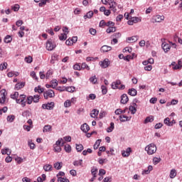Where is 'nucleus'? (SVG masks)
I'll return each mask as SVG.
<instances>
[{
    "label": "nucleus",
    "instance_id": "nucleus-48",
    "mask_svg": "<svg viewBox=\"0 0 182 182\" xmlns=\"http://www.w3.org/2000/svg\"><path fill=\"white\" fill-rule=\"evenodd\" d=\"M19 97V92H15L14 94L11 95V98L14 99L16 102V99Z\"/></svg>",
    "mask_w": 182,
    "mask_h": 182
},
{
    "label": "nucleus",
    "instance_id": "nucleus-29",
    "mask_svg": "<svg viewBox=\"0 0 182 182\" xmlns=\"http://www.w3.org/2000/svg\"><path fill=\"white\" fill-rule=\"evenodd\" d=\"M113 130H114V123L111 122L110 126L107 129V133H112V132H113Z\"/></svg>",
    "mask_w": 182,
    "mask_h": 182
},
{
    "label": "nucleus",
    "instance_id": "nucleus-5",
    "mask_svg": "<svg viewBox=\"0 0 182 182\" xmlns=\"http://www.w3.org/2000/svg\"><path fill=\"white\" fill-rule=\"evenodd\" d=\"M7 95H8V92H6V90H0V103L1 105H4V103H5V102H6Z\"/></svg>",
    "mask_w": 182,
    "mask_h": 182
},
{
    "label": "nucleus",
    "instance_id": "nucleus-55",
    "mask_svg": "<svg viewBox=\"0 0 182 182\" xmlns=\"http://www.w3.org/2000/svg\"><path fill=\"white\" fill-rule=\"evenodd\" d=\"M81 69H86L87 70H90V67L86 64V63H82L81 65Z\"/></svg>",
    "mask_w": 182,
    "mask_h": 182
},
{
    "label": "nucleus",
    "instance_id": "nucleus-34",
    "mask_svg": "<svg viewBox=\"0 0 182 182\" xmlns=\"http://www.w3.org/2000/svg\"><path fill=\"white\" fill-rule=\"evenodd\" d=\"M161 161V158L160 157H154L153 158V164H154V166H156V164L158 163H160Z\"/></svg>",
    "mask_w": 182,
    "mask_h": 182
},
{
    "label": "nucleus",
    "instance_id": "nucleus-54",
    "mask_svg": "<svg viewBox=\"0 0 182 182\" xmlns=\"http://www.w3.org/2000/svg\"><path fill=\"white\" fill-rule=\"evenodd\" d=\"M112 32H116V28L115 27H109L107 29V33H112Z\"/></svg>",
    "mask_w": 182,
    "mask_h": 182
},
{
    "label": "nucleus",
    "instance_id": "nucleus-14",
    "mask_svg": "<svg viewBox=\"0 0 182 182\" xmlns=\"http://www.w3.org/2000/svg\"><path fill=\"white\" fill-rule=\"evenodd\" d=\"M153 171V166L149 165L147 169H144L142 171L141 174L142 176H146V174H150V172Z\"/></svg>",
    "mask_w": 182,
    "mask_h": 182
},
{
    "label": "nucleus",
    "instance_id": "nucleus-6",
    "mask_svg": "<svg viewBox=\"0 0 182 182\" xmlns=\"http://www.w3.org/2000/svg\"><path fill=\"white\" fill-rule=\"evenodd\" d=\"M108 4L111 11L113 12H116L117 11V9H116V6H117V3H116L114 0H108Z\"/></svg>",
    "mask_w": 182,
    "mask_h": 182
},
{
    "label": "nucleus",
    "instance_id": "nucleus-21",
    "mask_svg": "<svg viewBox=\"0 0 182 182\" xmlns=\"http://www.w3.org/2000/svg\"><path fill=\"white\" fill-rule=\"evenodd\" d=\"M11 153L12 152L9 148L1 149V154L3 155L7 154V156H11Z\"/></svg>",
    "mask_w": 182,
    "mask_h": 182
},
{
    "label": "nucleus",
    "instance_id": "nucleus-17",
    "mask_svg": "<svg viewBox=\"0 0 182 182\" xmlns=\"http://www.w3.org/2000/svg\"><path fill=\"white\" fill-rule=\"evenodd\" d=\"M127 102H129V97H127V95L123 94L121 96V103L122 105H126V103H127Z\"/></svg>",
    "mask_w": 182,
    "mask_h": 182
},
{
    "label": "nucleus",
    "instance_id": "nucleus-49",
    "mask_svg": "<svg viewBox=\"0 0 182 182\" xmlns=\"http://www.w3.org/2000/svg\"><path fill=\"white\" fill-rule=\"evenodd\" d=\"M54 168H56V170H60V168H62V163L56 162L54 164Z\"/></svg>",
    "mask_w": 182,
    "mask_h": 182
},
{
    "label": "nucleus",
    "instance_id": "nucleus-2",
    "mask_svg": "<svg viewBox=\"0 0 182 182\" xmlns=\"http://www.w3.org/2000/svg\"><path fill=\"white\" fill-rule=\"evenodd\" d=\"M111 87L112 89H119V90H123L125 89L126 86L124 85H122V82L118 80L112 83Z\"/></svg>",
    "mask_w": 182,
    "mask_h": 182
},
{
    "label": "nucleus",
    "instance_id": "nucleus-26",
    "mask_svg": "<svg viewBox=\"0 0 182 182\" xmlns=\"http://www.w3.org/2000/svg\"><path fill=\"white\" fill-rule=\"evenodd\" d=\"M43 133H48V132H52V126L50 125H46L43 129Z\"/></svg>",
    "mask_w": 182,
    "mask_h": 182
},
{
    "label": "nucleus",
    "instance_id": "nucleus-11",
    "mask_svg": "<svg viewBox=\"0 0 182 182\" xmlns=\"http://www.w3.org/2000/svg\"><path fill=\"white\" fill-rule=\"evenodd\" d=\"M138 40L139 37L137 36L127 38V42H128V43H134V42H137Z\"/></svg>",
    "mask_w": 182,
    "mask_h": 182
},
{
    "label": "nucleus",
    "instance_id": "nucleus-53",
    "mask_svg": "<svg viewBox=\"0 0 182 182\" xmlns=\"http://www.w3.org/2000/svg\"><path fill=\"white\" fill-rule=\"evenodd\" d=\"M24 60L26 63H32L33 58L31 56H28L24 58Z\"/></svg>",
    "mask_w": 182,
    "mask_h": 182
},
{
    "label": "nucleus",
    "instance_id": "nucleus-16",
    "mask_svg": "<svg viewBox=\"0 0 182 182\" xmlns=\"http://www.w3.org/2000/svg\"><path fill=\"white\" fill-rule=\"evenodd\" d=\"M80 129L84 133H87V132L90 130V127H89V125H87L86 123L81 125Z\"/></svg>",
    "mask_w": 182,
    "mask_h": 182
},
{
    "label": "nucleus",
    "instance_id": "nucleus-19",
    "mask_svg": "<svg viewBox=\"0 0 182 182\" xmlns=\"http://www.w3.org/2000/svg\"><path fill=\"white\" fill-rule=\"evenodd\" d=\"M131 117H129L125 115H120L119 116V120L120 122H129L130 120Z\"/></svg>",
    "mask_w": 182,
    "mask_h": 182
},
{
    "label": "nucleus",
    "instance_id": "nucleus-32",
    "mask_svg": "<svg viewBox=\"0 0 182 182\" xmlns=\"http://www.w3.org/2000/svg\"><path fill=\"white\" fill-rule=\"evenodd\" d=\"M44 90L45 89L41 87V86H38L34 89V92H36V93H43Z\"/></svg>",
    "mask_w": 182,
    "mask_h": 182
},
{
    "label": "nucleus",
    "instance_id": "nucleus-57",
    "mask_svg": "<svg viewBox=\"0 0 182 182\" xmlns=\"http://www.w3.org/2000/svg\"><path fill=\"white\" fill-rule=\"evenodd\" d=\"M73 68L74 70H80L82 69L80 64H77V63L74 65Z\"/></svg>",
    "mask_w": 182,
    "mask_h": 182
},
{
    "label": "nucleus",
    "instance_id": "nucleus-8",
    "mask_svg": "<svg viewBox=\"0 0 182 182\" xmlns=\"http://www.w3.org/2000/svg\"><path fill=\"white\" fill-rule=\"evenodd\" d=\"M110 65V60L109 59L105 58L103 61L100 62V65L103 69H106V68H109V65Z\"/></svg>",
    "mask_w": 182,
    "mask_h": 182
},
{
    "label": "nucleus",
    "instance_id": "nucleus-3",
    "mask_svg": "<svg viewBox=\"0 0 182 182\" xmlns=\"http://www.w3.org/2000/svg\"><path fill=\"white\" fill-rule=\"evenodd\" d=\"M46 48L47 50L52 51L55 48H56V43H55L52 39H49L46 43Z\"/></svg>",
    "mask_w": 182,
    "mask_h": 182
},
{
    "label": "nucleus",
    "instance_id": "nucleus-50",
    "mask_svg": "<svg viewBox=\"0 0 182 182\" xmlns=\"http://www.w3.org/2000/svg\"><path fill=\"white\" fill-rule=\"evenodd\" d=\"M76 87H65V91L70 93L73 92L75 90Z\"/></svg>",
    "mask_w": 182,
    "mask_h": 182
},
{
    "label": "nucleus",
    "instance_id": "nucleus-1",
    "mask_svg": "<svg viewBox=\"0 0 182 182\" xmlns=\"http://www.w3.org/2000/svg\"><path fill=\"white\" fill-rule=\"evenodd\" d=\"M145 151L149 156H153L157 151V146L154 143L149 144L145 147Z\"/></svg>",
    "mask_w": 182,
    "mask_h": 182
},
{
    "label": "nucleus",
    "instance_id": "nucleus-33",
    "mask_svg": "<svg viewBox=\"0 0 182 182\" xmlns=\"http://www.w3.org/2000/svg\"><path fill=\"white\" fill-rule=\"evenodd\" d=\"M65 144V142L63 141V139L60 138L58 141H56L54 146H63Z\"/></svg>",
    "mask_w": 182,
    "mask_h": 182
},
{
    "label": "nucleus",
    "instance_id": "nucleus-42",
    "mask_svg": "<svg viewBox=\"0 0 182 182\" xmlns=\"http://www.w3.org/2000/svg\"><path fill=\"white\" fill-rule=\"evenodd\" d=\"M50 83L53 89H55L58 86V80H51Z\"/></svg>",
    "mask_w": 182,
    "mask_h": 182
},
{
    "label": "nucleus",
    "instance_id": "nucleus-22",
    "mask_svg": "<svg viewBox=\"0 0 182 182\" xmlns=\"http://www.w3.org/2000/svg\"><path fill=\"white\" fill-rule=\"evenodd\" d=\"M25 86V82H18L16 84L15 89L16 90H20V89H22Z\"/></svg>",
    "mask_w": 182,
    "mask_h": 182
},
{
    "label": "nucleus",
    "instance_id": "nucleus-59",
    "mask_svg": "<svg viewBox=\"0 0 182 182\" xmlns=\"http://www.w3.org/2000/svg\"><path fill=\"white\" fill-rule=\"evenodd\" d=\"M53 74V73L52 72V70H48L46 74V79H49V77H50Z\"/></svg>",
    "mask_w": 182,
    "mask_h": 182
},
{
    "label": "nucleus",
    "instance_id": "nucleus-4",
    "mask_svg": "<svg viewBox=\"0 0 182 182\" xmlns=\"http://www.w3.org/2000/svg\"><path fill=\"white\" fill-rule=\"evenodd\" d=\"M16 103H18L19 105H21L23 107H25L26 106V95H20L19 98L16 99Z\"/></svg>",
    "mask_w": 182,
    "mask_h": 182
},
{
    "label": "nucleus",
    "instance_id": "nucleus-64",
    "mask_svg": "<svg viewBox=\"0 0 182 182\" xmlns=\"http://www.w3.org/2000/svg\"><path fill=\"white\" fill-rule=\"evenodd\" d=\"M106 161H107V159H99L98 160L99 164H101V165L105 164Z\"/></svg>",
    "mask_w": 182,
    "mask_h": 182
},
{
    "label": "nucleus",
    "instance_id": "nucleus-58",
    "mask_svg": "<svg viewBox=\"0 0 182 182\" xmlns=\"http://www.w3.org/2000/svg\"><path fill=\"white\" fill-rule=\"evenodd\" d=\"M76 150L77 151H82V150H83V145L76 144Z\"/></svg>",
    "mask_w": 182,
    "mask_h": 182
},
{
    "label": "nucleus",
    "instance_id": "nucleus-47",
    "mask_svg": "<svg viewBox=\"0 0 182 182\" xmlns=\"http://www.w3.org/2000/svg\"><path fill=\"white\" fill-rule=\"evenodd\" d=\"M64 149L65 150L66 153H70V151H72V146H70L69 144H65Z\"/></svg>",
    "mask_w": 182,
    "mask_h": 182
},
{
    "label": "nucleus",
    "instance_id": "nucleus-46",
    "mask_svg": "<svg viewBox=\"0 0 182 182\" xmlns=\"http://www.w3.org/2000/svg\"><path fill=\"white\" fill-rule=\"evenodd\" d=\"M8 68V63L4 62L0 65V70H5Z\"/></svg>",
    "mask_w": 182,
    "mask_h": 182
},
{
    "label": "nucleus",
    "instance_id": "nucleus-27",
    "mask_svg": "<svg viewBox=\"0 0 182 182\" xmlns=\"http://www.w3.org/2000/svg\"><path fill=\"white\" fill-rule=\"evenodd\" d=\"M53 150L55 153H60L62 151V146L53 145Z\"/></svg>",
    "mask_w": 182,
    "mask_h": 182
},
{
    "label": "nucleus",
    "instance_id": "nucleus-30",
    "mask_svg": "<svg viewBox=\"0 0 182 182\" xmlns=\"http://www.w3.org/2000/svg\"><path fill=\"white\" fill-rule=\"evenodd\" d=\"M6 120L9 122V123H13V122L15 120V115L11 114L7 116Z\"/></svg>",
    "mask_w": 182,
    "mask_h": 182
},
{
    "label": "nucleus",
    "instance_id": "nucleus-51",
    "mask_svg": "<svg viewBox=\"0 0 182 182\" xmlns=\"http://www.w3.org/2000/svg\"><path fill=\"white\" fill-rule=\"evenodd\" d=\"M59 39L60 41H66V39H68V35L65 33H61L59 36Z\"/></svg>",
    "mask_w": 182,
    "mask_h": 182
},
{
    "label": "nucleus",
    "instance_id": "nucleus-41",
    "mask_svg": "<svg viewBox=\"0 0 182 182\" xmlns=\"http://www.w3.org/2000/svg\"><path fill=\"white\" fill-rule=\"evenodd\" d=\"M131 20L134 23H138V22H140L141 21V18L140 17H132L131 18Z\"/></svg>",
    "mask_w": 182,
    "mask_h": 182
},
{
    "label": "nucleus",
    "instance_id": "nucleus-10",
    "mask_svg": "<svg viewBox=\"0 0 182 182\" xmlns=\"http://www.w3.org/2000/svg\"><path fill=\"white\" fill-rule=\"evenodd\" d=\"M161 47L165 53H167V52H168L171 48V46L166 42L162 43Z\"/></svg>",
    "mask_w": 182,
    "mask_h": 182
},
{
    "label": "nucleus",
    "instance_id": "nucleus-56",
    "mask_svg": "<svg viewBox=\"0 0 182 182\" xmlns=\"http://www.w3.org/2000/svg\"><path fill=\"white\" fill-rule=\"evenodd\" d=\"M49 0H40V3L38 4V6H45L46 5V3Z\"/></svg>",
    "mask_w": 182,
    "mask_h": 182
},
{
    "label": "nucleus",
    "instance_id": "nucleus-7",
    "mask_svg": "<svg viewBox=\"0 0 182 182\" xmlns=\"http://www.w3.org/2000/svg\"><path fill=\"white\" fill-rule=\"evenodd\" d=\"M164 19H165L164 16L156 15L152 17V22L153 23H155V22L160 23V22H162V21H164Z\"/></svg>",
    "mask_w": 182,
    "mask_h": 182
},
{
    "label": "nucleus",
    "instance_id": "nucleus-28",
    "mask_svg": "<svg viewBox=\"0 0 182 182\" xmlns=\"http://www.w3.org/2000/svg\"><path fill=\"white\" fill-rule=\"evenodd\" d=\"M176 176H177V171H176V169L171 170V172L169 174L170 178H175Z\"/></svg>",
    "mask_w": 182,
    "mask_h": 182
},
{
    "label": "nucleus",
    "instance_id": "nucleus-38",
    "mask_svg": "<svg viewBox=\"0 0 182 182\" xmlns=\"http://www.w3.org/2000/svg\"><path fill=\"white\" fill-rule=\"evenodd\" d=\"M92 16H93V11H90L86 15L84 16V19H90Z\"/></svg>",
    "mask_w": 182,
    "mask_h": 182
},
{
    "label": "nucleus",
    "instance_id": "nucleus-40",
    "mask_svg": "<svg viewBox=\"0 0 182 182\" xmlns=\"http://www.w3.org/2000/svg\"><path fill=\"white\" fill-rule=\"evenodd\" d=\"M43 170L45 171H52V165L50 164H46L43 166Z\"/></svg>",
    "mask_w": 182,
    "mask_h": 182
},
{
    "label": "nucleus",
    "instance_id": "nucleus-62",
    "mask_svg": "<svg viewBox=\"0 0 182 182\" xmlns=\"http://www.w3.org/2000/svg\"><path fill=\"white\" fill-rule=\"evenodd\" d=\"M30 76H31L33 79H35V80H38V77L36 76L35 71L31 72Z\"/></svg>",
    "mask_w": 182,
    "mask_h": 182
},
{
    "label": "nucleus",
    "instance_id": "nucleus-52",
    "mask_svg": "<svg viewBox=\"0 0 182 182\" xmlns=\"http://www.w3.org/2000/svg\"><path fill=\"white\" fill-rule=\"evenodd\" d=\"M72 106V102H70L69 100H67L64 102V107H70Z\"/></svg>",
    "mask_w": 182,
    "mask_h": 182
},
{
    "label": "nucleus",
    "instance_id": "nucleus-9",
    "mask_svg": "<svg viewBox=\"0 0 182 182\" xmlns=\"http://www.w3.org/2000/svg\"><path fill=\"white\" fill-rule=\"evenodd\" d=\"M48 97H55V92L52 90H48L44 92V98L48 99Z\"/></svg>",
    "mask_w": 182,
    "mask_h": 182
},
{
    "label": "nucleus",
    "instance_id": "nucleus-43",
    "mask_svg": "<svg viewBox=\"0 0 182 182\" xmlns=\"http://www.w3.org/2000/svg\"><path fill=\"white\" fill-rule=\"evenodd\" d=\"M82 163H83V160L82 159H80L78 161H75L73 162V166H75L76 167H77L79 166H82Z\"/></svg>",
    "mask_w": 182,
    "mask_h": 182
},
{
    "label": "nucleus",
    "instance_id": "nucleus-24",
    "mask_svg": "<svg viewBox=\"0 0 182 182\" xmlns=\"http://www.w3.org/2000/svg\"><path fill=\"white\" fill-rule=\"evenodd\" d=\"M154 122V118L153 117V116H150V117H147L145 119L144 123L145 124H147V123H151V122Z\"/></svg>",
    "mask_w": 182,
    "mask_h": 182
},
{
    "label": "nucleus",
    "instance_id": "nucleus-39",
    "mask_svg": "<svg viewBox=\"0 0 182 182\" xmlns=\"http://www.w3.org/2000/svg\"><path fill=\"white\" fill-rule=\"evenodd\" d=\"M100 143H102V140L98 139L95 141L94 144V149L97 150L99 149V146H100Z\"/></svg>",
    "mask_w": 182,
    "mask_h": 182
},
{
    "label": "nucleus",
    "instance_id": "nucleus-63",
    "mask_svg": "<svg viewBox=\"0 0 182 182\" xmlns=\"http://www.w3.org/2000/svg\"><path fill=\"white\" fill-rule=\"evenodd\" d=\"M12 9L14 11V12H18V11H19V4H15L12 7Z\"/></svg>",
    "mask_w": 182,
    "mask_h": 182
},
{
    "label": "nucleus",
    "instance_id": "nucleus-18",
    "mask_svg": "<svg viewBox=\"0 0 182 182\" xmlns=\"http://www.w3.org/2000/svg\"><path fill=\"white\" fill-rule=\"evenodd\" d=\"M90 114L93 119H97V116L99 115V111L97 110V109H94L91 111Z\"/></svg>",
    "mask_w": 182,
    "mask_h": 182
},
{
    "label": "nucleus",
    "instance_id": "nucleus-61",
    "mask_svg": "<svg viewBox=\"0 0 182 182\" xmlns=\"http://www.w3.org/2000/svg\"><path fill=\"white\" fill-rule=\"evenodd\" d=\"M33 102H34V103H38V102H39V95H34L33 97Z\"/></svg>",
    "mask_w": 182,
    "mask_h": 182
},
{
    "label": "nucleus",
    "instance_id": "nucleus-31",
    "mask_svg": "<svg viewBox=\"0 0 182 182\" xmlns=\"http://www.w3.org/2000/svg\"><path fill=\"white\" fill-rule=\"evenodd\" d=\"M164 124H166V126H168V127L173 126V122H170V118H168V117H166V118L164 120Z\"/></svg>",
    "mask_w": 182,
    "mask_h": 182
},
{
    "label": "nucleus",
    "instance_id": "nucleus-15",
    "mask_svg": "<svg viewBox=\"0 0 182 182\" xmlns=\"http://www.w3.org/2000/svg\"><path fill=\"white\" fill-rule=\"evenodd\" d=\"M130 153H132V148L129 147L126 149V151H122V154L123 157H129L130 156Z\"/></svg>",
    "mask_w": 182,
    "mask_h": 182
},
{
    "label": "nucleus",
    "instance_id": "nucleus-60",
    "mask_svg": "<svg viewBox=\"0 0 182 182\" xmlns=\"http://www.w3.org/2000/svg\"><path fill=\"white\" fill-rule=\"evenodd\" d=\"M32 102H33V97L30 96L27 98V103L28 105H32Z\"/></svg>",
    "mask_w": 182,
    "mask_h": 182
},
{
    "label": "nucleus",
    "instance_id": "nucleus-13",
    "mask_svg": "<svg viewBox=\"0 0 182 182\" xmlns=\"http://www.w3.org/2000/svg\"><path fill=\"white\" fill-rule=\"evenodd\" d=\"M54 106H55V103L50 102V103H48V104H43L42 105V107L43 109H47V110H52V109H53Z\"/></svg>",
    "mask_w": 182,
    "mask_h": 182
},
{
    "label": "nucleus",
    "instance_id": "nucleus-37",
    "mask_svg": "<svg viewBox=\"0 0 182 182\" xmlns=\"http://www.w3.org/2000/svg\"><path fill=\"white\" fill-rule=\"evenodd\" d=\"M4 41L5 43H11L12 42V37L11 36H6Z\"/></svg>",
    "mask_w": 182,
    "mask_h": 182
},
{
    "label": "nucleus",
    "instance_id": "nucleus-35",
    "mask_svg": "<svg viewBox=\"0 0 182 182\" xmlns=\"http://www.w3.org/2000/svg\"><path fill=\"white\" fill-rule=\"evenodd\" d=\"M134 106H129V110L131 112L132 114H135V113L137 112V109H136V107Z\"/></svg>",
    "mask_w": 182,
    "mask_h": 182
},
{
    "label": "nucleus",
    "instance_id": "nucleus-23",
    "mask_svg": "<svg viewBox=\"0 0 182 182\" xmlns=\"http://www.w3.org/2000/svg\"><path fill=\"white\" fill-rule=\"evenodd\" d=\"M8 77H14V76H19V73L16 71H11L7 73Z\"/></svg>",
    "mask_w": 182,
    "mask_h": 182
},
{
    "label": "nucleus",
    "instance_id": "nucleus-20",
    "mask_svg": "<svg viewBox=\"0 0 182 182\" xmlns=\"http://www.w3.org/2000/svg\"><path fill=\"white\" fill-rule=\"evenodd\" d=\"M128 95L130 96H136L137 95V90L134 88H131L128 90Z\"/></svg>",
    "mask_w": 182,
    "mask_h": 182
},
{
    "label": "nucleus",
    "instance_id": "nucleus-25",
    "mask_svg": "<svg viewBox=\"0 0 182 182\" xmlns=\"http://www.w3.org/2000/svg\"><path fill=\"white\" fill-rule=\"evenodd\" d=\"M28 146L30 147L31 150H35L36 146L33 142H32V139H28Z\"/></svg>",
    "mask_w": 182,
    "mask_h": 182
},
{
    "label": "nucleus",
    "instance_id": "nucleus-45",
    "mask_svg": "<svg viewBox=\"0 0 182 182\" xmlns=\"http://www.w3.org/2000/svg\"><path fill=\"white\" fill-rule=\"evenodd\" d=\"M91 174L93 177H97L96 174H97V169L95 167H92L91 169Z\"/></svg>",
    "mask_w": 182,
    "mask_h": 182
},
{
    "label": "nucleus",
    "instance_id": "nucleus-36",
    "mask_svg": "<svg viewBox=\"0 0 182 182\" xmlns=\"http://www.w3.org/2000/svg\"><path fill=\"white\" fill-rule=\"evenodd\" d=\"M90 83H92V85H96V83H97V78H96V75L90 77Z\"/></svg>",
    "mask_w": 182,
    "mask_h": 182
},
{
    "label": "nucleus",
    "instance_id": "nucleus-12",
    "mask_svg": "<svg viewBox=\"0 0 182 182\" xmlns=\"http://www.w3.org/2000/svg\"><path fill=\"white\" fill-rule=\"evenodd\" d=\"M110 50H112V47L106 45L102 46L100 48L101 53H106Z\"/></svg>",
    "mask_w": 182,
    "mask_h": 182
},
{
    "label": "nucleus",
    "instance_id": "nucleus-44",
    "mask_svg": "<svg viewBox=\"0 0 182 182\" xmlns=\"http://www.w3.org/2000/svg\"><path fill=\"white\" fill-rule=\"evenodd\" d=\"M58 59H59V55L57 54H53L51 57V60L50 63H55V60H58Z\"/></svg>",
    "mask_w": 182,
    "mask_h": 182
}]
</instances>
